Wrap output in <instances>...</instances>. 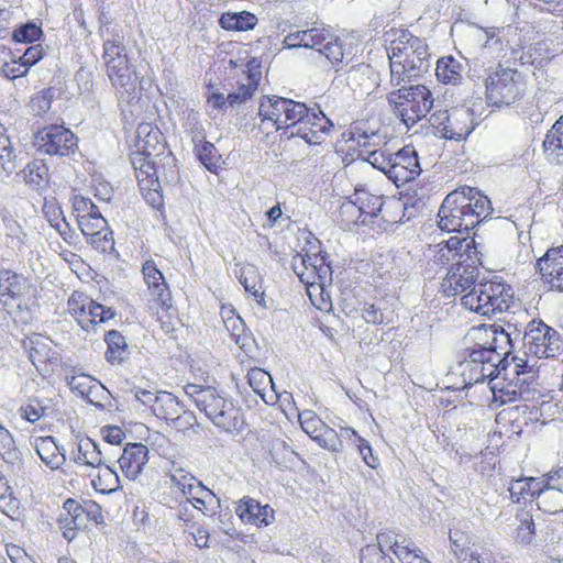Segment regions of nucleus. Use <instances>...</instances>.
Wrapping results in <instances>:
<instances>
[{"label":"nucleus","instance_id":"c9c22d12","mask_svg":"<svg viewBox=\"0 0 563 563\" xmlns=\"http://www.w3.org/2000/svg\"><path fill=\"white\" fill-rule=\"evenodd\" d=\"M490 390L493 394L490 406L494 408L518 399L528 400V397L525 396V390L519 389L517 385L514 387L511 384L492 383Z\"/></svg>","mask_w":563,"mask_h":563},{"label":"nucleus","instance_id":"338daca9","mask_svg":"<svg viewBox=\"0 0 563 563\" xmlns=\"http://www.w3.org/2000/svg\"><path fill=\"white\" fill-rule=\"evenodd\" d=\"M240 283L243 285L245 291L253 295L257 301L260 298H263V291H261V286L256 282V274L253 266L246 267L242 271Z\"/></svg>","mask_w":563,"mask_h":563},{"label":"nucleus","instance_id":"f3484780","mask_svg":"<svg viewBox=\"0 0 563 563\" xmlns=\"http://www.w3.org/2000/svg\"><path fill=\"white\" fill-rule=\"evenodd\" d=\"M333 126L331 120L322 111H319V113L312 112L308 113L303 122L299 124V128L296 131H291L288 136L301 137L308 144H321Z\"/></svg>","mask_w":563,"mask_h":563},{"label":"nucleus","instance_id":"bb28decb","mask_svg":"<svg viewBox=\"0 0 563 563\" xmlns=\"http://www.w3.org/2000/svg\"><path fill=\"white\" fill-rule=\"evenodd\" d=\"M328 38V30L320 27H311L307 30H297L290 32L284 38V44L288 48L305 47L317 49Z\"/></svg>","mask_w":563,"mask_h":563},{"label":"nucleus","instance_id":"3c124183","mask_svg":"<svg viewBox=\"0 0 563 563\" xmlns=\"http://www.w3.org/2000/svg\"><path fill=\"white\" fill-rule=\"evenodd\" d=\"M195 152L199 162L210 172L218 168L219 156L214 145L208 141L195 145Z\"/></svg>","mask_w":563,"mask_h":563},{"label":"nucleus","instance_id":"20e7f679","mask_svg":"<svg viewBox=\"0 0 563 563\" xmlns=\"http://www.w3.org/2000/svg\"><path fill=\"white\" fill-rule=\"evenodd\" d=\"M510 288L500 282L478 283L462 296V305L476 313L492 317L510 307Z\"/></svg>","mask_w":563,"mask_h":563},{"label":"nucleus","instance_id":"1a4fd4ad","mask_svg":"<svg viewBox=\"0 0 563 563\" xmlns=\"http://www.w3.org/2000/svg\"><path fill=\"white\" fill-rule=\"evenodd\" d=\"M103 62L107 68L108 77L117 90L119 99L128 103H131L134 100H139V77L130 65L128 54L121 57L108 58V60Z\"/></svg>","mask_w":563,"mask_h":563},{"label":"nucleus","instance_id":"2f4dec72","mask_svg":"<svg viewBox=\"0 0 563 563\" xmlns=\"http://www.w3.org/2000/svg\"><path fill=\"white\" fill-rule=\"evenodd\" d=\"M107 343L106 360L108 363L122 364L129 358L130 351L123 334L118 330H110L104 336Z\"/></svg>","mask_w":563,"mask_h":563},{"label":"nucleus","instance_id":"0eeeda50","mask_svg":"<svg viewBox=\"0 0 563 563\" xmlns=\"http://www.w3.org/2000/svg\"><path fill=\"white\" fill-rule=\"evenodd\" d=\"M464 360L459 364L465 385H475L489 378L492 384L499 374L500 355L489 347L476 344L465 350Z\"/></svg>","mask_w":563,"mask_h":563},{"label":"nucleus","instance_id":"58836bf2","mask_svg":"<svg viewBox=\"0 0 563 563\" xmlns=\"http://www.w3.org/2000/svg\"><path fill=\"white\" fill-rule=\"evenodd\" d=\"M24 180L36 190H42L48 184L49 173L41 159H33L23 169Z\"/></svg>","mask_w":563,"mask_h":563},{"label":"nucleus","instance_id":"4468645a","mask_svg":"<svg viewBox=\"0 0 563 563\" xmlns=\"http://www.w3.org/2000/svg\"><path fill=\"white\" fill-rule=\"evenodd\" d=\"M446 119V125L440 128V137L457 142L466 140L478 124L474 110L465 106L451 109Z\"/></svg>","mask_w":563,"mask_h":563},{"label":"nucleus","instance_id":"f03ea898","mask_svg":"<svg viewBox=\"0 0 563 563\" xmlns=\"http://www.w3.org/2000/svg\"><path fill=\"white\" fill-rule=\"evenodd\" d=\"M184 390L197 409L216 427L228 432L242 429L240 409L234 406L232 399L227 398L214 387L187 384Z\"/></svg>","mask_w":563,"mask_h":563},{"label":"nucleus","instance_id":"4be33fe9","mask_svg":"<svg viewBox=\"0 0 563 563\" xmlns=\"http://www.w3.org/2000/svg\"><path fill=\"white\" fill-rule=\"evenodd\" d=\"M144 280L153 300L163 309L172 307V295L162 272L153 261H146L142 268Z\"/></svg>","mask_w":563,"mask_h":563},{"label":"nucleus","instance_id":"2eb2a0df","mask_svg":"<svg viewBox=\"0 0 563 563\" xmlns=\"http://www.w3.org/2000/svg\"><path fill=\"white\" fill-rule=\"evenodd\" d=\"M478 277V268L472 264L457 262L453 264L444 277L441 287L446 297L470 291Z\"/></svg>","mask_w":563,"mask_h":563},{"label":"nucleus","instance_id":"9d476101","mask_svg":"<svg viewBox=\"0 0 563 563\" xmlns=\"http://www.w3.org/2000/svg\"><path fill=\"white\" fill-rule=\"evenodd\" d=\"M77 136L64 125L51 124L38 130L34 135L37 152L48 155L68 156L78 148Z\"/></svg>","mask_w":563,"mask_h":563},{"label":"nucleus","instance_id":"e2e57ef3","mask_svg":"<svg viewBox=\"0 0 563 563\" xmlns=\"http://www.w3.org/2000/svg\"><path fill=\"white\" fill-rule=\"evenodd\" d=\"M14 157L10 137L7 135V129L0 123V165L7 172L11 170L13 165L11 159Z\"/></svg>","mask_w":563,"mask_h":563},{"label":"nucleus","instance_id":"69168bd1","mask_svg":"<svg viewBox=\"0 0 563 563\" xmlns=\"http://www.w3.org/2000/svg\"><path fill=\"white\" fill-rule=\"evenodd\" d=\"M78 227L81 233L88 239L91 235H96L97 232H101L108 228V222L103 217H78Z\"/></svg>","mask_w":563,"mask_h":563},{"label":"nucleus","instance_id":"7c9ffc66","mask_svg":"<svg viewBox=\"0 0 563 563\" xmlns=\"http://www.w3.org/2000/svg\"><path fill=\"white\" fill-rule=\"evenodd\" d=\"M34 448L40 459L52 470H57L66 461L53 437L35 438Z\"/></svg>","mask_w":563,"mask_h":563},{"label":"nucleus","instance_id":"6e6552de","mask_svg":"<svg viewBox=\"0 0 563 563\" xmlns=\"http://www.w3.org/2000/svg\"><path fill=\"white\" fill-rule=\"evenodd\" d=\"M522 340L525 354L534 355L537 358L554 357L563 349L559 332L541 321L529 322Z\"/></svg>","mask_w":563,"mask_h":563},{"label":"nucleus","instance_id":"b1692460","mask_svg":"<svg viewBox=\"0 0 563 563\" xmlns=\"http://www.w3.org/2000/svg\"><path fill=\"white\" fill-rule=\"evenodd\" d=\"M141 147L142 152L133 153L131 158L139 187H159V181L156 176L155 163L153 161V151H151L147 145H141Z\"/></svg>","mask_w":563,"mask_h":563},{"label":"nucleus","instance_id":"423d86ee","mask_svg":"<svg viewBox=\"0 0 563 563\" xmlns=\"http://www.w3.org/2000/svg\"><path fill=\"white\" fill-rule=\"evenodd\" d=\"M523 92L521 75L511 68L498 65L485 79V96L489 106H511L522 98Z\"/></svg>","mask_w":563,"mask_h":563},{"label":"nucleus","instance_id":"72a5a7b5","mask_svg":"<svg viewBox=\"0 0 563 563\" xmlns=\"http://www.w3.org/2000/svg\"><path fill=\"white\" fill-rule=\"evenodd\" d=\"M71 501L74 499L69 498L64 503L63 510L57 518L58 528L68 542L73 541L77 536V531L84 528L82 517L79 516L78 511L73 512V509L68 506Z\"/></svg>","mask_w":563,"mask_h":563},{"label":"nucleus","instance_id":"5fc2aeb1","mask_svg":"<svg viewBox=\"0 0 563 563\" xmlns=\"http://www.w3.org/2000/svg\"><path fill=\"white\" fill-rule=\"evenodd\" d=\"M48 410L49 407L43 405L37 398L30 399L27 404L21 406L19 409L21 417L32 423L48 416Z\"/></svg>","mask_w":563,"mask_h":563},{"label":"nucleus","instance_id":"4c0bfd02","mask_svg":"<svg viewBox=\"0 0 563 563\" xmlns=\"http://www.w3.org/2000/svg\"><path fill=\"white\" fill-rule=\"evenodd\" d=\"M99 35L102 40V47L125 45L123 27L113 23L104 13L99 18Z\"/></svg>","mask_w":563,"mask_h":563},{"label":"nucleus","instance_id":"5701e85b","mask_svg":"<svg viewBox=\"0 0 563 563\" xmlns=\"http://www.w3.org/2000/svg\"><path fill=\"white\" fill-rule=\"evenodd\" d=\"M148 461V449L142 443H129L119 459L120 467L129 479H136Z\"/></svg>","mask_w":563,"mask_h":563},{"label":"nucleus","instance_id":"dca6fc26","mask_svg":"<svg viewBox=\"0 0 563 563\" xmlns=\"http://www.w3.org/2000/svg\"><path fill=\"white\" fill-rule=\"evenodd\" d=\"M537 269L551 289L563 292V245L549 249L538 260Z\"/></svg>","mask_w":563,"mask_h":563},{"label":"nucleus","instance_id":"0e129e2a","mask_svg":"<svg viewBox=\"0 0 563 563\" xmlns=\"http://www.w3.org/2000/svg\"><path fill=\"white\" fill-rule=\"evenodd\" d=\"M361 563H391V558L376 543L367 544L361 550Z\"/></svg>","mask_w":563,"mask_h":563},{"label":"nucleus","instance_id":"9b49d317","mask_svg":"<svg viewBox=\"0 0 563 563\" xmlns=\"http://www.w3.org/2000/svg\"><path fill=\"white\" fill-rule=\"evenodd\" d=\"M449 195H457V200H463L457 210L463 212L462 220L465 221V227L474 229L477 224L484 221L493 211L490 200L487 196L483 195L477 188L463 186L460 187Z\"/></svg>","mask_w":563,"mask_h":563},{"label":"nucleus","instance_id":"c85d7f7f","mask_svg":"<svg viewBox=\"0 0 563 563\" xmlns=\"http://www.w3.org/2000/svg\"><path fill=\"white\" fill-rule=\"evenodd\" d=\"M543 152L550 163L563 164V115L548 131Z\"/></svg>","mask_w":563,"mask_h":563},{"label":"nucleus","instance_id":"a19ab883","mask_svg":"<svg viewBox=\"0 0 563 563\" xmlns=\"http://www.w3.org/2000/svg\"><path fill=\"white\" fill-rule=\"evenodd\" d=\"M154 405L153 413L167 422L183 408L176 396L169 391H158V400Z\"/></svg>","mask_w":563,"mask_h":563},{"label":"nucleus","instance_id":"79ce46f5","mask_svg":"<svg viewBox=\"0 0 563 563\" xmlns=\"http://www.w3.org/2000/svg\"><path fill=\"white\" fill-rule=\"evenodd\" d=\"M485 336L487 338L485 347H489V350H494L496 353L500 355V363L503 362V357L509 353V347L511 346V338L508 332L504 329L497 330L496 327L492 325L489 329L484 331Z\"/></svg>","mask_w":563,"mask_h":563},{"label":"nucleus","instance_id":"7ed1b4c3","mask_svg":"<svg viewBox=\"0 0 563 563\" xmlns=\"http://www.w3.org/2000/svg\"><path fill=\"white\" fill-rule=\"evenodd\" d=\"M387 99L394 112L408 128L426 118L434 101L431 91L423 85L404 86L391 91Z\"/></svg>","mask_w":563,"mask_h":563},{"label":"nucleus","instance_id":"f8f14e48","mask_svg":"<svg viewBox=\"0 0 563 563\" xmlns=\"http://www.w3.org/2000/svg\"><path fill=\"white\" fill-rule=\"evenodd\" d=\"M389 180L397 187L415 180L421 174L418 153L412 145H405L393 153Z\"/></svg>","mask_w":563,"mask_h":563},{"label":"nucleus","instance_id":"c756f323","mask_svg":"<svg viewBox=\"0 0 563 563\" xmlns=\"http://www.w3.org/2000/svg\"><path fill=\"white\" fill-rule=\"evenodd\" d=\"M66 383L73 391H77L81 397L97 407H102V405L92 399V394H109L104 386L86 374L67 375Z\"/></svg>","mask_w":563,"mask_h":563},{"label":"nucleus","instance_id":"13d9d810","mask_svg":"<svg viewBox=\"0 0 563 563\" xmlns=\"http://www.w3.org/2000/svg\"><path fill=\"white\" fill-rule=\"evenodd\" d=\"M341 224L345 228H350L351 224H361L363 216L356 200L347 201L342 203L339 211Z\"/></svg>","mask_w":563,"mask_h":563},{"label":"nucleus","instance_id":"a18cd8bd","mask_svg":"<svg viewBox=\"0 0 563 563\" xmlns=\"http://www.w3.org/2000/svg\"><path fill=\"white\" fill-rule=\"evenodd\" d=\"M495 34H496V29H492V31H486L487 41H486L485 45L482 47L479 55L474 57L470 64V73H471L472 77L479 78L482 76V74H481L482 70L484 73H486L487 75H488V73L495 70L492 67H488V68L485 67V64H486L485 60L487 59L486 48L490 47L492 45H500V41H499V38H495Z\"/></svg>","mask_w":563,"mask_h":563},{"label":"nucleus","instance_id":"ddd939ff","mask_svg":"<svg viewBox=\"0 0 563 563\" xmlns=\"http://www.w3.org/2000/svg\"><path fill=\"white\" fill-rule=\"evenodd\" d=\"M299 422L301 429L321 448L330 452H341L336 430L327 426L313 411L306 410L299 413Z\"/></svg>","mask_w":563,"mask_h":563},{"label":"nucleus","instance_id":"39448f33","mask_svg":"<svg viewBox=\"0 0 563 563\" xmlns=\"http://www.w3.org/2000/svg\"><path fill=\"white\" fill-rule=\"evenodd\" d=\"M311 246L305 254L297 253L291 260V267L299 280L306 286L309 297L313 291L323 294L332 282V268L327 254L313 252Z\"/></svg>","mask_w":563,"mask_h":563},{"label":"nucleus","instance_id":"09e8293b","mask_svg":"<svg viewBox=\"0 0 563 563\" xmlns=\"http://www.w3.org/2000/svg\"><path fill=\"white\" fill-rule=\"evenodd\" d=\"M410 538L394 530H385L376 536V544L386 551H391L397 556V551L404 547Z\"/></svg>","mask_w":563,"mask_h":563},{"label":"nucleus","instance_id":"603ef678","mask_svg":"<svg viewBox=\"0 0 563 563\" xmlns=\"http://www.w3.org/2000/svg\"><path fill=\"white\" fill-rule=\"evenodd\" d=\"M88 309V320L91 322V330H93L98 324L106 323L109 320L115 317V310L111 307H104L103 305L90 300V303L87 306Z\"/></svg>","mask_w":563,"mask_h":563},{"label":"nucleus","instance_id":"f257e3e1","mask_svg":"<svg viewBox=\"0 0 563 563\" xmlns=\"http://www.w3.org/2000/svg\"><path fill=\"white\" fill-rule=\"evenodd\" d=\"M396 34L387 47L390 84L395 87L419 78L431 66L429 47L424 40L407 30H400Z\"/></svg>","mask_w":563,"mask_h":563},{"label":"nucleus","instance_id":"a211bd4d","mask_svg":"<svg viewBox=\"0 0 563 563\" xmlns=\"http://www.w3.org/2000/svg\"><path fill=\"white\" fill-rule=\"evenodd\" d=\"M287 101V98L278 96H264L261 99L257 115L261 118L263 131H266L267 134L269 133L268 126L276 131L283 130V126H285L284 117L287 107H289Z\"/></svg>","mask_w":563,"mask_h":563},{"label":"nucleus","instance_id":"cd10ccee","mask_svg":"<svg viewBox=\"0 0 563 563\" xmlns=\"http://www.w3.org/2000/svg\"><path fill=\"white\" fill-rule=\"evenodd\" d=\"M354 198L358 205L361 214L363 216L361 224H374L375 219L378 218L384 205L382 196L373 195L363 188H356Z\"/></svg>","mask_w":563,"mask_h":563},{"label":"nucleus","instance_id":"a878e982","mask_svg":"<svg viewBox=\"0 0 563 563\" xmlns=\"http://www.w3.org/2000/svg\"><path fill=\"white\" fill-rule=\"evenodd\" d=\"M30 285L27 279L11 271L0 272V299L4 305H9L10 300L22 298L29 292Z\"/></svg>","mask_w":563,"mask_h":563},{"label":"nucleus","instance_id":"4d7b16f0","mask_svg":"<svg viewBox=\"0 0 563 563\" xmlns=\"http://www.w3.org/2000/svg\"><path fill=\"white\" fill-rule=\"evenodd\" d=\"M87 242L97 251L102 253H110L114 251V239L110 228L97 232L87 239Z\"/></svg>","mask_w":563,"mask_h":563},{"label":"nucleus","instance_id":"aec40b11","mask_svg":"<svg viewBox=\"0 0 563 563\" xmlns=\"http://www.w3.org/2000/svg\"><path fill=\"white\" fill-rule=\"evenodd\" d=\"M261 68V63L256 58H252L247 62L244 81L239 84L235 91L227 96L230 107L243 104L254 96L262 79Z\"/></svg>","mask_w":563,"mask_h":563},{"label":"nucleus","instance_id":"6e6d98bb","mask_svg":"<svg viewBox=\"0 0 563 563\" xmlns=\"http://www.w3.org/2000/svg\"><path fill=\"white\" fill-rule=\"evenodd\" d=\"M350 140L355 142L360 150H373L379 144V136L376 132L367 133L360 125L353 126L350 131Z\"/></svg>","mask_w":563,"mask_h":563},{"label":"nucleus","instance_id":"6ab92c4d","mask_svg":"<svg viewBox=\"0 0 563 563\" xmlns=\"http://www.w3.org/2000/svg\"><path fill=\"white\" fill-rule=\"evenodd\" d=\"M235 514L244 523L258 528L266 527L275 520V511L269 505H262L251 497H244L239 501Z\"/></svg>","mask_w":563,"mask_h":563},{"label":"nucleus","instance_id":"393cba45","mask_svg":"<svg viewBox=\"0 0 563 563\" xmlns=\"http://www.w3.org/2000/svg\"><path fill=\"white\" fill-rule=\"evenodd\" d=\"M450 542L459 563H483V555L475 549V542L468 533L456 528L451 529Z\"/></svg>","mask_w":563,"mask_h":563},{"label":"nucleus","instance_id":"864d4df0","mask_svg":"<svg viewBox=\"0 0 563 563\" xmlns=\"http://www.w3.org/2000/svg\"><path fill=\"white\" fill-rule=\"evenodd\" d=\"M516 518L519 521L516 534L517 540L522 544H530L533 540L536 529L532 515L528 511H520L517 514Z\"/></svg>","mask_w":563,"mask_h":563},{"label":"nucleus","instance_id":"412c9836","mask_svg":"<svg viewBox=\"0 0 563 563\" xmlns=\"http://www.w3.org/2000/svg\"><path fill=\"white\" fill-rule=\"evenodd\" d=\"M457 198V195H448L444 198L438 212V225L442 231L468 233L472 230V228L465 227V221L462 220V218H464L463 212L461 213V211H459L456 207L464 201H459ZM460 207L463 208V206Z\"/></svg>","mask_w":563,"mask_h":563},{"label":"nucleus","instance_id":"8fccbe9b","mask_svg":"<svg viewBox=\"0 0 563 563\" xmlns=\"http://www.w3.org/2000/svg\"><path fill=\"white\" fill-rule=\"evenodd\" d=\"M162 133L156 129L153 130L150 125H140L137 130V152H142L141 145H147L153 151V156L158 155L164 148V145L159 142Z\"/></svg>","mask_w":563,"mask_h":563},{"label":"nucleus","instance_id":"774afa93","mask_svg":"<svg viewBox=\"0 0 563 563\" xmlns=\"http://www.w3.org/2000/svg\"><path fill=\"white\" fill-rule=\"evenodd\" d=\"M53 100L52 89H45L35 95L30 101V108L34 115H41L51 109Z\"/></svg>","mask_w":563,"mask_h":563},{"label":"nucleus","instance_id":"680f3d73","mask_svg":"<svg viewBox=\"0 0 563 563\" xmlns=\"http://www.w3.org/2000/svg\"><path fill=\"white\" fill-rule=\"evenodd\" d=\"M247 380L254 393H256L261 397H264L266 386L268 384H272V377L269 376V374L264 369L257 367L249 371Z\"/></svg>","mask_w":563,"mask_h":563},{"label":"nucleus","instance_id":"37998d69","mask_svg":"<svg viewBox=\"0 0 563 563\" xmlns=\"http://www.w3.org/2000/svg\"><path fill=\"white\" fill-rule=\"evenodd\" d=\"M357 156L364 162L369 163L374 168L383 172L388 178L390 174L393 153L385 150H358Z\"/></svg>","mask_w":563,"mask_h":563},{"label":"nucleus","instance_id":"49530a36","mask_svg":"<svg viewBox=\"0 0 563 563\" xmlns=\"http://www.w3.org/2000/svg\"><path fill=\"white\" fill-rule=\"evenodd\" d=\"M318 52L332 64L339 65L344 58L343 42L328 31V38L318 48Z\"/></svg>","mask_w":563,"mask_h":563},{"label":"nucleus","instance_id":"052dcab7","mask_svg":"<svg viewBox=\"0 0 563 563\" xmlns=\"http://www.w3.org/2000/svg\"><path fill=\"white\" fill-rule=\"evenodd\" d=\"M42 29L34 22H27L14 30L12 37L15 42L32 43L40 40Z\"/></svg>","mask_w":563,"mask_h":563},{"label":"nucleus","instance_id":"ea45409f","mask_svg":"<svg viewBox=\"0 0 563 563\" xmlns=\"http://www.w3.org/2000/svg\"><path fill=\"white\" fill-rule=\"evenodd\" d=\"M0 456L12 470H21V452L16 448L12 434L7 429L0 431Z\"/></svg>","mask_w":563,"mask_h":563},{"label":"nucleus","instance_id":"bf43d9fd","mask_svg":"<svg viewBox=\"0 0 563 563\" xmlns=\"http://www.w3.org/2000/svg\"><path fill=\"white\" fill-rule=\"evenodd\" d=\"M396 558L401 563H431L422 555V552L416 547L411 539H409L404 547H400Z\"/></svg>","mask_w":563,"mask_h":563},{"label":"nucleus","instance_id":"e433bc0d","mask_svg":"<svg viewBox=\"0 0 563 563\" xmlns=\"http://www.w3.org/2000/svg\"><path fill=\"white\" fill-rule=\"evenodd\" d=\"M435 75L445 85H456L462 80V65L454 57L448 56L437 62Z\"/></svg>","mask_w":563,"mask_h":563},{"label":"nucleus","instance_id":"de8ad7c7","mask_svg":"<svg viewBox=\"0 0 563 563\" xmlns=\"http://www.w3.org/2000/svg\"><path fill=\"white\" fill-rule=\"evenodd\" d=\"M68 506L73 509V512L78 511L79 516L82 517L84 528L87 527L89 521H95L96 523H101L103 521L100 506L95 501L89 500L84 504H79L74 499V501L69 503Z\"/></svg>","mask_w":563,"mask_h":563},{"label":"nucleus","instance_id":"473e14b6","mask_svg":"<svg viewBox=\"0 0 563 563\" xmlns=\"http://www.w3.org/2000/svg\"><path fill=\"white\" fill-rule=\"evenodd\" d=\"M74 462L91 467H101L103 465L101 450L90 438H84L78 441L77 453L74 454Z\"/></svg>","mask_w":563,"mask_h":563},{"label":"nucleus","instance_id":"c03bdc74","mask_svg":"<svg viewBox=\"0 0 563 563\" xmlns=\"http://www.w3.org/2000/svg\"><path fill=\"white\" fill-rule=\"evenodd\" d=\"M287 103H289V107H287L284 120L286 121L285 126H283L284 134H287L291 131H296V129L299 128V124H301L307 118V114L309 113V109L307 106L302 102H297L291 99H288Z\"/></svg>","mask_w":563,"mask_h":563},{"label":"nucleus","instance_id":"f704fd0d","mask_svg":"<svg viewBox=\"0 0 563 563\" xmlns=\"http://www.w3.org/2000/svg\"><path fill=\"white\" fill-rule=\"evenodd\" d=\"M257 21L256 15L247 11L225 12L220 16L219 24L228 31H249L255 27Z\"/></svg>","mask_w":563,"mask_h":563}]
</instances>
